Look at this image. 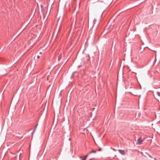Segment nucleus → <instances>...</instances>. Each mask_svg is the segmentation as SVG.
Returning <instances> with one entry per match:
<instances>
[{
	"instance_id": "obj_11",
	"label": "nucleus",
	"mask_w": 160,
	"mask_h": 160,
	"mask_svg": "<svg viewBox=\"0 0 160 160\" xmlns=\"http://www.w3.org/2000/svg\"><path fill=\"white\" fill-rule=\"evenodd\" d=\"M80 67V66H78V67L79 68V67Z\"/></svg>"
},
{
	"instance_id": "obj_6",
	"label": "nucleus",
	"mask_w": 160,
	"mask_h": 160,
	"mask_svg": "<svg viewBox=\"0 0 160 160\" xmlns=\"http://www.w3.org/2000/svg\"><path fill=\"white\" fill-rule=\"evenodd\" d=\"M41 11L42 12H43V5H41Z\"/></svg>"
},
{
	"instance_id": "obj_7",
	"label": "nucleus",
	"mask_w": 160,
	"mask_h": 160,
	"mask_svg": "<svg viewBox=\"0 0 160 160\" xmlns=\"http://www.w3.org/2000/svg\"><path fill=\"white\" fill-rule=\"evenodd\" d=\"M88 155V154H87L86 155L84 158H83L82 160H86L87 156Z\"/></svg>"
},
{
	"instance_id": "obj_3",
	"label": "nucleus",
	"mask_w": 160,
	"mask_h": 160,
	"mask_svg": "<svg viewBox=\"0 0 160 160\" xmlns=\"http://www.w3.org/2000/svg\"><path fill=\"white\" fill-rule=\"evenodd\" d=\"M118 151L122 155H124L125 154V151L123 150H121L120 149H118Z\"/></svg>"
},
{
	"instance_id": "obj_5",
	"label": "nucleus",
	"mask_w": 160,
	"mask_h": 160,
	"mask_svg": "<svg viewBox=\"0 0 160 160\" xmlns=\"http://www.w3.org/2000/svg\"><path fill=\"white\" fill-rule=\"evenodd\" d=\"M38 125V124H37L35 126L33 132H32V134H33L34 133Z\"/></svg>"
},
{
	"instance_id": "obj_10",
	"label": "nucleus",
	"mask_w": 160,
	"mask_h": 160,
	"mask_svg": "<svg viewBox=\"0 0 160 160\" xmlns=\"http://www.w3.org/2000/svg\"><path fill=\"white\" fill-rule=\"evenodd\" d=\"M40 58V56H39V55H38V56H37V58L38 59V58Z\"/></svg>"
},
{
	"instance_id": "obj_4",
	"label": "nucleus",
	"mask_w": 160,
	"mask_h": 160,
	"mask_svg": "<svg viewBox=\"0 0 160 160\" xmlns=\"http://www.w3.org/2000/svg\"><path fill=\"white\" fill-rule=\"evenodd\" d=\"M96 151L95 150H92V151L90 152L88 154H90L92 153H96Z\"/></svg>"
},
{
	"instance_id": "obj_9",
	"label": "nucleus",
	"mask_w": 160,
	"mask_h": 160,
	"mask_svg": "<svg viewBox=\"0 0 160 160\" xmlns=\"http://www.w3.org/2000/svg\"><path fill=\"white\" fill-rule=\"evenodd\" d=\"M101 148H99V149L98 150H97V151H101Z\"/></svg>"
},
{
	"instance_id": "obj_1",
	"label": "nucleus",
	"mask_w": 160,
	"mask_h": 160,
	"mask_svg": "<svg viewBox=\"0 0 160 160\" xmlns=\"http://www.w3.org/2000/svg\"><path fill=\"white\" fill-rule=\"evenodd\" d=\"M143 139L141 138H139L137 140V144L140 145L143 141Z\"/></svg>"
},
{
	"instance_id": "obj_2",
	"label": "nucleus",
	"mask_w": 160,
	"mask_h": 160,
	"mask_svg": "<svg viewBox=\"0 0 160 160\" xmlns=\"http://www.w3.org/2000/svg\"><path fill=\"white\" fill-rule=\"evenodd\" d=\"M75 22H73L71 25V29L74 30L75 28Z\"/></svg>"
},
{
	"instance_id": "obj_8",
	"label": "nucleus",
	"mask_w": 160,
	"mask_h": 160,
	"mask_svg": "<svg viewBox=\"0 0 160 160\" xmlns=\"http://www.w3.org/2000/svg\"><path fill=\"white\" fill-rule=\"evenodd\" d=\"M157 95L159 96H160V92H157Z\"/></svg>"
}]
</instances>
